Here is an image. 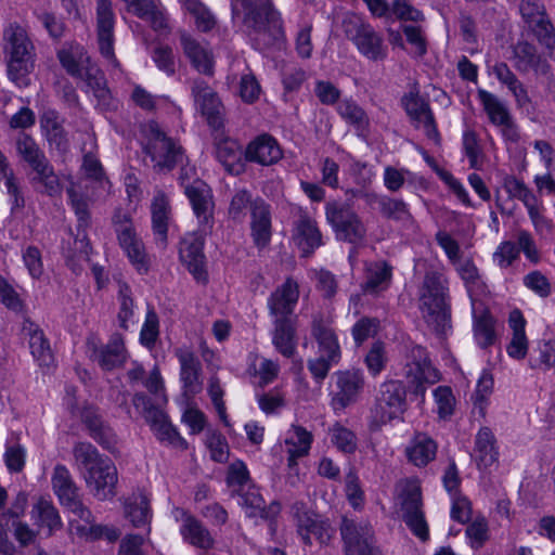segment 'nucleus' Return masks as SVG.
<instances>
[{
    "instance_id": "12",
    "label": "nucleus",
    "mask_w": 555,
    "mask_h": 555,
    "mask_svg": "<svg viewBox=\"0 0 555 555\" xmlns=\"http://www.w3.org/2000/svg\"><path fill=\"white\" fill-rule=\"evenodd\" d=\"M119 245L126 251L130 262L140 274L150 270V259L145 253L144 245L134 233L131 220L127 215H116L113 218Z\"/></svg>"
},
{
    "instance_id": "6",
    "label": "nucleus",
    "mask_w": 555,
    "mask_h": 555,
    "mask_svg": "<svg viewBox=\"0 0 555 555\" xmlns=\"http://www.w3.org/2000/svg\"><path fill=\"white\" fill-rule=\"evenodd\" d=\"M326 220L338 241L359 245L366 235V229L358 214L346 203L328 202L325 206Z\"/></svg>"
},
{
    "instance_id": "50",
    "label": "nucleus",
    "mask_w": 555,
    "mask_h": 555,
    "mask_svg": "<svg viewBox=\"0 0 555 555\" xmlns=\"http://www.w3.org/2000/svg\"><path fill=\"white\" fill-rule=\"evenodd\" d=\"M332 442L337 447L338 450L345 453H353L357 450V437L348 428L336 423L332 428Z\"/></svg>"
},
{
    "instance_id": "34",
    "label": "nucleus",
    "mask_w": 555,
    "mask_h": 555,
    "mask_svg": "<svg viewBox=\"0 0 555 555\" xmlns=\"http://www.w3.org/2000/svg\"><path fill=\"white\" fill-rule=\"evenodd\" d=\"M436 453V441L424 433H417L405 449L409 461L417 467H424L434 461Z\"/></svg>"
},
{
    "instance_id": "42",
    "label": "nucleus",
    "mask_w": 555,
    "mask_h": 555,
    "mask_svg": "<svg viewBox=\"0 0 555 555\" xmlns=\"http://www.w3.org/2000/svg\"><path fill=\"white\" fill-rule=\"evenodd\" d=\"M181 532L184 539L196 547L209 550L214 545V539L208 529L193 517H188L184 520Z\"/></svg>"
},
{
    "instance_id": "53",
    "label": "nucleus",
    "mask_w": 555,
    "mask_h": 555,
    "mask_svg": "<svg viewBox=\"0 0 555 555\" xmlns=\"http://www.w3.org/2000/svg\"><path fill=\"white\" fill-rule=\"evenodd\" d=\"M474 330L476 339L480 347L487 348L494 343V321L490 315L483 314L479 317L475 322Z\"/></svg>"
},
{
    "instance_id": "38",
    "label": "nucleus",
    "mask_w": 555,
    "mask_h": 555,
    "mask_svg": "<svg viewBox=\"0 0 555 555\" xmlns=\"http://www.w3.org/2000/svg\"><path fill=\"white\" fill-rule=\"evenodd\" d=\"M151 210L154 235H156V240L160 242L163 246H166L170 206L168 197L164 192H158L155 195L151 205Z\"/></svg>"
},
{
    "instance_id": "11",
    "label": "nucleus",
    "mask_w": 555,
    "mask_h": 555,
    "mask_svg": "<svg viewBox=\"0 0 555 555\" xmlns=\"http://www.w3.org/2000/svg\"><path fill=\"white\" fill-rule=\"evenodd\" d=\"M335 388L331 396L334 411H341L354 404L365 386L364 375L360 370L350 369L334 373Z\"/></svg>"
},
{
    "instance_id": "10",
    "label": "nucleus",
    "mask_w": 555,
    "mask_h": 555,
    "mask_svg": "<svg viewBox=\"0 0 555 555\" xmlns=\"http://www.w3.org/2000/svg\"><path fill=\"white\" fill-rule=\"evenodd\" d=\"M132 403L134 408L143 414L146 423L150 424L152 430L155 433L159 440L168 441L173 446L186 449V441L171 425L164 411L153 405L150 398L145 393H135L133 396Z\"/></svg>"
},
{
    "instance_id": "8",
    "label": "nucleus",
    "mask_w": 555,
    "mask_h": 555,
    "mask_svg": "<svg viewBox=\"0 0 555 555\" xmlns=\"http://www.w3.org/2000/svg\"><path fill=\"white\" fill-rule=\"evenodd\" d=\"M339 530L345 555H383L369 522L343 517Z\"/></svg>"
},
{
    "instance_id": "23",
    "label": "nucleus",
    "mask_w": 555,
    "mask_h": 555,
    "mask_svg": "<svg viewBox=\"0 0 555 555\" xmlns=\"http://www.w3.org/2000/svg\"><path fill=\"white\" fill-rule=\"evenodd\" d=\"M92 358L105 371L121 367L127 360V350L121 334L114 333L104 346L92 349Z\"/></svg>"
},
{
    "instance_id": "2",
    "label": "nucleus",
    "mask_w": 555,
    "mask_h": 555,
    "mask_svg": "<svg viewBox=\"0 0 555 555\" xmlns=\"http://www.w3.org/2000/svg\"><path fill=\"white\" fill-rule=\"evenodd\" d=\"M443 276L435 271L426 272L420 293V310L426 324L439 337L451 328V307Z\"/></svg>"
},
{
    "instance_id": "13",
    "label": "nucleus",
    "mask_w": 555,
    "mask_h": 555,
    "mask_svg": "<svg viewBox=\"0 0 555 555\" xmlns=\"http://www.w3.org/2000/svg\"><path fill=\"white\" fill-rule=\"evenodd\" d=\"M292 509L297 531L306 545L312 544L311 535H314L321 544H327L331 541L334 529L327 520L321 519L319 515L309 511L302 502H296Z\"/></svg>"
},
{
    "instance_id": "37",
    "label": "nucleus",
    "mask_w": 555,
    "mask_h": 555,
    "mask_svg": "<svg viewBox=\"0 0 555 555\" xmlns=\"http://www.w3.org/2000/svg\"><path fill=\"white\" fill-rule=\"evenodd\" d=\"M33 170L35 171V176L30 179V184L37 192L50 197L57 196L62 193L60 178L49 160Z\"/></svg>"
},
{
    "instance_id": "31",
    "label": "nucleus",
    "mask_w": 555,
    "mask_h": 555,
    "mask_svg": "<svg viewBox=\"0 0 555 555\" xmlns=\"http://www.w3.org/2000/svg\"><path fill=\"white\" fill-rule=\"evenodd\" d=\"M366 202L371 205L377 204L380 215L389 220L406 224L413 221V216L410 212L406 203L400 198H392L377 194H364Z\"/></svg>"
},
{
    "instance_id": "17",
    "label": "nucleus",
    "mask_w": 555,
    "mask_h": 555,
    "mask_svg": "<svg viewBox=\"0 0 555 555\" xmlns=\"http://www.w3.org/2000/svg\"><path fill=\"white\" fill-rule=\"evenodd\" d=\"M515 67L520 73L533 70L535 75H541L547 79L553 78L548 62L538 53L537 48L528 41H518L513 47Z\"/></svg>"
},
{
    "instance_id": "39",
    "label": "nucleus",
    "mask_w": 555,
    "mask_h": 555,
    "mask_svg": "<svg viewBox=\"0 0 555 555\" xmlns=\"http://www.w3.org/2000/svg\"><path fill=\"white\" fill-rule=\"evenodd\" d=\"M41 127L50 144L61 154H66L69 150L67 132L57 120L54 112L46 113L41 118Z\"/></svg>"
},
{
    "instance_id": "59",
    "label": "nucleus",
    "mask_w": 555,
    "mask_h": 555,
    "mask_svg": "<svg viewBox=\"0 0 555 555\" xmlns=\"http://www.w3.org/2000/svg\"><path fill=\"white\" fill-rule=\"evenodd\" d=\"M249 481V472L244 462L237 460L229 466L227 483L229 487L243 489Z\"/></svg>"
},
{
    "instance_id": "29",
    "label": "nucleus",
    "mask_w": 555,
    "mask_h": 555,
    "mask_svg": "<svg viewBox=\"0 0 555 555\" xmlns=\"http://www.w3.org/2000/svg\"><path fill=\"white\" fill-rule=\"evenodd\" d=\"M298 285L287 279L269 298L271 314L276 318H289L298 300Z\"/></svg>"
},
{
    "instance_id": "58",
    "label": "nucleus",
    "mask_w": 555,
    "mask_h": 555,
    "mask_svg": "<svg viewBox=\"0 0 555 555\" xmlns=\"http://www.w3.org/2000/svg\"><path fill=\"white\" fill-rule=\"evenodd\" d=\"M67 193L70 197L72 206H73L75 214L77 216V219H78L77 231L79 233H80V231L83 232V230H87V228L89 227V222H90V214L88 210V204L82 197L78 196L73 189H68Z\"/></svg>"
},
{
    "instance_id": "63",
    "label": "nucleus",
    "mask_w": 555,
    "mask_h": 555,
    "mask_svg": "<svg viewBox=\"0 0 555 555\" xmlns=\"http://www.w3.org/2000/svg\"><path fill=\"white\" fill-rule=\"evenodd\" d=\"M369 371L376 376L385 366V347L380 341L374 343L365 357Z\"/></svg>"
},
{
    "instance_id": "32",
    "label": "nucleus",
    "mask_w": 555,
    "mask_h": 555,
    "mask_svg": "<svg viewBox=\"0 0 555 555\" xmlns=\"http://www.w3.org/2000/svg\"><path fill=\"white\" fill-rule=\"evenodd\" d=\"M180 41L194 68L204 75L211 76L214 74V60L210 51L184 33L181 34Z\"/></svg>"
},
{
    "instance_id": "46",
    "label": "nucleus",
    "mask_w": 555,
    "mask_h": 555,
    "mask_svg": "<svg viewBox=\"0 0 555 555\" xmlns=\"http://www.w3.org/2000/svg\"><path fill=\"white\" fill-rule=\"evenodd\" d=\"M411 358L418 378L425 379L429 384H435L440 380L439 371L431 365L427 352L423 347H413L411 350Z\"/></svg>"
},
{
    "instance_id": "9",
    "label": "nucleus",
    "mask_w": 555,
    "mask_h": 555,
    "mask_svg": "<svg viewBox=\"0 0 555 555\" xmlns=\"http://www.w3.org/2000/svg\"><path fill=\"white\" fill-rule=\"evenodd\" d=\"M52 489L60 503L86 522L92 521L91 511L82 503L79 488L76 486L68 468L57 464L51 477Z\"/></svg>"
},
{
    "instance_id": "26",
    "label": "nucleus",
    "mask_w": 555,
    "mask_h": 555,
    "mask_svg": "<svg viewBox=\"0 0 555 555\" xmlns=\"http://www.w3.org/2000/svg\"><path fill=\"white\" fill-rule=\"evenodd\" d=\"M204 243L198 238L183 240L180 247V259L197 282L206 283L208 274L205 269Z\"/></svg>"
},
{
    "instance_id": "3",
    "label": "nucleus",
    "mask_w": 555,
    "mask_h": 555,
    "mask_svg": "<svg viewBox=\"0 0 555 555\" xmlns=\"http://www.w3.org/2000/svg\"><path fill=\"white\" fill-rule=\"evenodd\" d=\"M3 40L9 78L18 87H27L30 82L28 75L34 67L31 41L26 31L17 24H11L4 29Z\"/></svg>"
},
{
    "instance_id": "55",
    "label": "nucleus",
    "mask_w": 555,
    "mask_h": 555,
    "mask_svg": "<svg viewBox=\"0 0 555 555\" xmlns=\"http://www.w3.org/2000/svg\"><path fill=\"white\" fill-rule=\"evenodd\" d=\"M158 337V317L153 308L147 310L144 324L140 333L142 345L151 348Z\"/></svg>"
},
{
    "instance_id": "54",
    "label": "nucleus",
    "mask_w": 555,
    "mask_h": 555,
    "mask_svg": "<svg viewBox=\"0 0 555 555\" xmlns=\"http://www.w3.org/2000/svg\"><path fill=\"white\" fill-rule=\"evenodd\" d=\"M232 495H237L241 498L240 504L248 509L247 515L249 517H256L258 515V511L262 507L263 499L260 495L258 489L251 487L247 490L243 489H234L232 491Z\"/></svg>"
},
{
    "instance_id": "62",
    "label": "nucleus",
    "mask_w": 555,
    "mask_h": 555,
    "mask_svg": "<svg viewBox=\"0 0 555 555\" xmlns=\"http://www.w3.org/2000/svg\"><path fill=\"white\" fill-rule=\"evenodd\" d=\"M24 263L34 279H40L43 273L41 253L36 246H28L23 253Z\"/></svg>"
},
{
    "instance_id": "41",
    "label": "nucleus",
    "mask_w": 555,
    "mask_h": 555,
    "mask_svg": "<svg viewBox=\"0 0 555 555\" xmlns=\"http://www.w3.org/2000/svg\"><path fill=\"white\" fill-rule=\"evenodd\" d=\"M125 517L133 527H141L149 522L151 517L150 502L146 495L133 494L125 502Z\"/></svg>"
},
{
    "instance_id": "51",
    "label": "nucleus",
    "mask_w": 555,
    "mask_h": 555,
    "mask_svg": "<svg viewBox=\"0 0 555 555\" xmlns=\"http://www.w3.org/2000/svg\"><path fill=\"white\" fill-rule=\"evenodd\" d=\"M532 369L555 367V340H543L539 344L538 356L530 358Z\"/></svg>"
},
{
    "instance_id": "20",
    "label": "nucleus",
    "mask_w": 555,
    "mask_h": 555,
    "mask_svg": "<svg viewBox=\"0 0 555 555\" xmlns=\"http://www.w3.org/2000/svg\"><path fill=\"white\" fill-rule=\"evenodd\" d=\"M311 336L318 344L320 356L328 357L332 361H340L341 351L335 331L321 315H314L311 322Z\"/></svg>"
},
{
    "instance_id": "47",
    "label": "nucleus",
    "mask_w": 555,
    "mask_h": 555,
    "mask_svg": "<svg viewBox=\"0 0 555 555\" xmlns=\"http://www.w3.org/2000/svg\"><path fill=\"white\" fill-rule=\"evenodd\" d=\"M478 98L481 101L491 122L500 126L509 121V118L512 117L508 111L495 95L486 90H479Z\"/></svg>"
},
{
    "instance_id": "7",
    "label": "nucleus",
    "mask_w": 555,
    "mask_h": 555,
    "mask_svg": "<svg viewBox=\"0 0 555 555\" xmlns=\"http://www.w3.org/2000/svg\"><path fill=\"white\" fill-rule=\"evenodd\" d=\"M143 151L158 171H171L183 159L182 147L167 137L155 121L149 124L147 142L143 145Z\"/></svg>"
},
{
    "instance_id": "15",
    "label": "nucleus",
    "mask_w": 555,
    "mask_h": 555,
    "mask_svg": "<svg viewBox=\"0 0 555 555\" xmlns=\"http://www.w3.org/2000/svg\"><path fill=\"white\" fill-rule=\"evenodd\" d=\"M96 21L100 52L114 67H118L119 62L114 53V12L112 0H96Z\"/></svg>"
},
{
    "instance_id": "64",
    "label": "nucleus",
    "mask_w": 555,
    "mask_h": 555,
    "mask_svg": "<svg viewBox=\"0 0 555 555\" xmlns=\"http://www.w3.org/2000/svg\"><path fill=\"white\" fill-rule=\"evenodd\" d=\"M144 538L140 534H126L119 543L117 555H146L143 550Z\"/></svg>"
},
{
    "instance_id": "28",
    "label": "nucleus",
    "mask_w": 555,
    "mask_h": 555,
    "mask_svg": "<svg viewBox=\"0 0 555 555\" xmlns=\"http://www.w3.org/2000/svg\"><path fill=\"white\" fill-rule=\"evenodd\" d=\"M251 236L258 248H264L271 240V215L269 206L260 198L251 205Z\"/></svg>"
},
{
    "instance_id": "49",
    "label": "nucleus",
    "mask_w": 555,
    "mask_h": 555,
    "mask_svg": "<svg viewBox=\"0 0 555 555\" xmlns=\"http://www.w3.org/2000/svg\"><path fill=\"white\" fill-rule=\"evenodd\" d=\"M338 112L358 131H364L369 127L366 113L356 102L350 100L343 101L338 106Z\"/></svg>"
},
{
    "instance_id": "35",
    "label": "nucleus",
    "mask_w": 555,
    "mask_h": 555,
    "mask_svg": "<svg viewBox=\"0 0 555 555\" xmlns=\"http://www.w3.org/2000/svg\"><path fill=\"white\" fill-rule=\"evenodd\" d=\"M272 343L284 357L292 358L295 354L297 346L296 328L291 318H276Z\"/></svg>"
},
{
    "instance_id": "18",
    "label": "nucleus",
    "mask_w": 555,
    "mask_h": 555,
    "mask_svg": "<svg viewBox=\"0 0 555 555\" xmlns=\"http://www.w3.org/2000/svg\"><path fill=\"white\" fill-rule=\"evenodd\" d=\"M81 422L86 425L89 436L102 448L114 452L117 439L109 425L103 422L101 415L92 405L85 406L80 413Z\"/></svg>"
},
{
    "instance_id": "4",
    "label": "nucleus",
    "mask_w": 555,
    "mask_h": 555,
    "mask_svg": "<svg viewBox=\"0 0 555 555\" xmlns=\"http://www.w3.org/2000/svg\"><path fill=\"white\" fill-rule=\"evenodd\" d=\"M397 501L403 512V520L422 541L428 539V526L422 511V489L415 479H406L397 487Z\"/></svg>"
},
{
    "instance_id": "48",
    "label": "nucleus",
    "mask_w": 555,
    "mask_h": 555,
    "mask_svg": "<svg viewBox=\"0 0 555 555\" xmlns=\"http://www.w3.org/2000/svg\"><path fill=\"white\" fill-rule=\"evenodd\" d=\"M35 509L38 513L40 525L49 529V535H52L55 531L62 529L63 522L61 516L57 508L51 501L40 499L37 502Z\"/></svg>"
},
{
    "instance_id": "16",
    "label": "nucleus",
    "mask_w": 555,
    "mask_h": 555,
    "mask_svg": "<svg viewBox=\"0 0 555 555\" xmlns=\"http://www.w3.org/2000/svg\"><path fill=\"white\" fill-rule=\"evenodd\" d=\"M192 94L208 125L216 130L220 129L223 126V105L217 94L204 80L193 82Z\"/></svg>"
},
{
    "instance_id": "30",
    "label": "nucleus",
    "mask_w": 555,
    "mask_h": 555,
    "mask_svg": "<svg viewBox=\"0 0 555 555\" xmlns=\"http://www.w3.org/2000/svg\"><path fill=\"white\" fill-rule=\"evenodd\" d=\"M294 240L304 257L310 256L322 245V234L317 222L307 215H301L296 222Z\"/></svg>"
},
{
    "instance_id": "45",
    "label": "nucleus",
    "mask_w": 555,
    "mask_h": 555,
    "mask_svg": "<svg viewBox=\"0 0 555 555\" xmlns=\"http://www.w3.org/2000/svg\"><path fill=\"white\" fill-rule=\"evenodd\" d=\"M530 28L540 44L545 47L548 56L555 61V28L547 15L538 16Z\"/></svg>"
},
{
    "instance_id": "19",
    "label": "nucleus",
    "mask_w": 555,
    "mask_h": 555,
    "mask_svg": "<svg viewBox=\"0 0 555 555\" xmlns=\"http://www.w3.org/2000/svg\"><path fill=\"white\" fill-rule=\"evenodd\" d=\"M359 52L366 59L378 62L387 57V47L383 38L369 24H359L352 37Z\"/></svg>"
},
{
    "instance_id": "5",
    "label": "nucleus",
    "mask_w": 555,
    "mask_h": 555,
    "mask_svg": "<svg viewBox=\"0 0 555 555\" xmlns=\"http://www.w3.org/2000/svg\"><path fill=\"white\" fill-rule=\"evenodd\" d=\"M406 395V387L401 380L389 379L382 383L372 408L375 421L386 424L402 416L408 410Z\"/></svg>"
},
{
    "instance_id": "27",
    "label": "nucleus",
    "mask_w": 555,
    "mask_h": 555,
    "mask_svg": "<svg viewBox=\"0 0 555 555\" xmlns=\"http://www.w3.org/2000/svg\"><path fill=\"white\" fill-rule=\"evenodd\" d=\"M245 157L249 162L269 166L282 157V151L273 137L261 134L247 145Z\"/></svg>"
},
{
    "instance_id": "43",
    "label": "nucleus",
    "mask_w": 555,
    "mask_h": 555,
    "mask_svg": "<svg viewBox=\"0 0 555 555\" xmlns=\"http://www.w3.org/2000/svg\"><path fill=\"white\" fill-rule=\"evenodd\" d=\"M16 150L18 155L33 169L49 160L36 141L25 132L20 133L17 137Z\"/></svg>"
},
{
    "instance_id": "57",
    "label": "nucleus",
    "mask_w": 555,
    "mask_h": 555,
    "mask_svg": "<svg viewBox=\"0 0 555 555\" xmlns=\"http://www.w3.org/2000/svg\"><path fill=\"white\" fill-rule=\"evenodd\" d=\"M339 361H332L328 357L320 356L318 358L309 359L307 366L314 380L321 384L327 376L331 367L338 364Z\"/></svg>"
},
{
    "instance_id": "21",
    "label": "nucleus",
    "mask_w": 555,
    "mask_h": 555,
    "mask_svg": "<svg viewBox=\"0 0 555 555\" xmlns=\"http://www.w3.org/2000/svg\"><path fill=\"white\" fill-rule=\"evenodd\" d=\"M176 356L180 362V378L183 383L184 393L194 396L198 393L203 384L201 382L202 364L199 359L194 352L179 348L176 350Z\"/></svg>"
},
{
    "instance_id": "36",
    "label": "nucleus",
    "mask_w": 555,
    "mask_h": 555,
    "mask_svg": "<svg viewBox=\"0 0 555 555\" xmlns=\"http://www.w3.org/2000/svg\"><path fill=\"white\" fill-rule=\"evenodd\" d=\"M495 437L489 427H482L475 440V461L479 469L487 468L498 461Z\"/></svg>"
},
{
    "instance_id": "60",
    "label": "nucleus",
    "mask_w": 555,
    "mask_h": 555,
    "mask_svg": "<svg viewBox=\"0 0 555 555\" xmlns=\"http://www.w3.org/2000/svg\"><path fill=\"white\" fill-rule=\"evenodd\" d=\"M25 449L21 444L7 446L4 461L11 473H21L25 466Z\"/></svg>"
},
{
    "instance_id": "61",
    "label": "nucleus",
    "mask_w": 555,
    "mask_h": 555,
    "mask_svg": "<svg viewBox=\"0 0 555 555\" xmlns=\"http://www.w3.org/2000/svg\"><path fill=\"white\" fill-rule=\"evenodd\" d=\"M435 399L438 404V414L440 417H449L453 413L454 396L450 387L439 386L435 391Z\"/></svg>"
},
{
    "instance_id": "24",
    "label": "nucleus",
    "mask_w": 555,
    "mask_h": 555,
    "mask_svg": "<svg viewBox=\"0 0 555 555\" xmlns=\"http://www.w3.org/2000/svg\"><path fill=\"white\" fill-rule=\"evenodd\" d=\"M22 333L28 337L30 352L39 365L50 366L53 362V353L50 343L40 326L29 318H25L22 324Z\"/></svg>"
},
{
    "instance_id": "25",
    "label": "nucleus",
    "mask_w": 555,
    "mask_h": 555,
    "mask_svg": "<svg viewBox=\"0 0 555 555\" xmlns=\"http://www.w3.org/2000/svg\"><path fill=\"white\" fill-rule=\"evenodd\" d=\"M185 195L191 202L199 224L210 227L214 202L208 185L199 180L194 181L191 185L185 188Z\"/></svg>"
},
{
    "instance_id": "14",
    "label": "nucleus",
    "mask_w": 555,
    "mask_h": 555,
    "mask_svg": "<svg viewBox=\"0 0 555 555\" xmlns=\"http://www.w3.org/2000/svg\"><path fill=\"white\" fill-rule=\"evenodd\" d=\"M242 8L245 12L243 24L249 29V34H260L266 31L267 27L279 31L282 29L280 13L271 0H251Z\"/></svg>"
},
{
    "instance_id": "22",
    "label": "nucleus",
    "mask_w": 555,
    "mask_h": 555,
    "mask_svg": "<svg viewBox=\"0 0 555 555\" xmlns=\"http://www.w3.org/2000/svg\"><path fill=\"white\" fill-rule=\"evenodd\" d=\"M401 103L411 120L416 122V126L423 124L428 138L438 137L433 112L429 103L424 98L420 96L418 93L410 92L402 96Z\"/></svg>"
},
{
    "instance_id": "40",
    "label": "nucleus",
    "mask_w": 555,
    "mask_h": 555,
    "mask_svg": "<svg viewBox=\"0 0 555 555\" xmlns=\"http://www.w3.org/2000/svg\"><path fill=\"white\" fill-rule=\"evenodd\" d=\"M293 436L286 438L285 443L288 446V466L292 468L297 465V459L309 453L312 442V435L301 426H294Z\"/></svg>"
},
{
    "instance_id": "56",
    "label": "nucleus",
    "mask_w": 555,
    "mask_h": 555,
    "mask_svg": "<svg viewBox=\"0 0 555 555\" xmlns=\"http://www.w3.org/2000/svg\"><path fill=\"white\" fill-rule=\"evenodd\" d=\"M255 201L251 199V195L246 190L237 191L229 207V215L233 220H242L245 217V210L247 207L251 209V205Z\"/></svg>"
},
{
    "instance_id": "52",
    "label": "nucleus",
    "mask_w": 555,
    "mask_h": 555,
    "mask_svg": "<svg viewBox=\"0 0 555 555\" xmlns=\"http://www.w3.org/2000/svg\"><path fill=\"white\" fill-rule=\"evenodd\" d=\"M215 154L225 169L232 171L235 162L240 159L241 152L236 142L223 140L216 144Z\"/></svg>"
},
{
    "instance_id": "33",
    "label": "nucleus",
    "mask_w": 555,
    "mask_h": 555,
    "mask_svg": "<svg viewBox=\"0 0 555 555\" xmlns=\"http://www.w3.org/2000/svg\"><path fill=\"white\" fill-rule=\"evenodd\" d=\"M86 63L87 65L83 67L82 77L79 78L87 82L101 105L109 107L112 95L103 70L96 64L92 63L89 56L86 57Z\"/></svg>"
},
{
    "instance_id": "44",
    "label": "nucleus",
    "mask_w": 555,
    "mask_h": 555,
    "mask_svg": "<svg viewBox=\"0 0 555 555\" xmlns=\"http://www.w3.org/2000/svg\"><path fill=\"white\" fill-rule=\"evenodd\" d=\"M392 276V268L387 262L376 263L367 271L366 280L363 284V291L370 294H376L388 287Z\"/></svg>"
},
{
    "instance_id": "1",
    "label": "nucleus",
    "mask_w": 555,
    "mask_h": 555,
    "mask_svg": "<svg viewBox=\"0 0 555 555\" xmlns=\"http://www.w3.org/2000/svg\"><path fill=\"white\" fill-rule=\"evenodd\" d=\"M77 468L90 492L104 501L116 495L118 473L114 463L90 442L79 441L73 447Z\"/></svg>"
}]
</instances>
